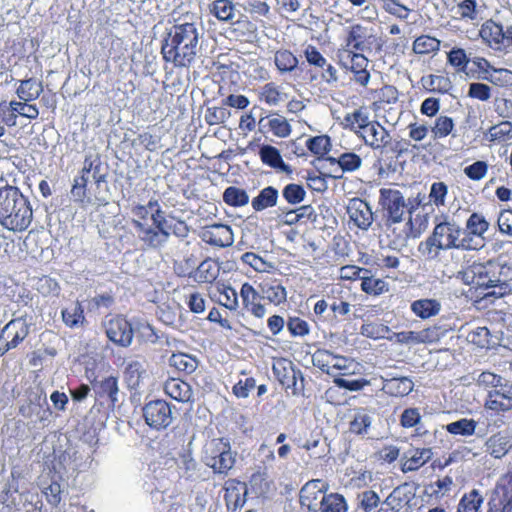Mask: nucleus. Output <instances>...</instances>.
I'll use <instances>...</instances> for the list:
<instances>
[{
    "mask_svg": "<svg viewBox=\"0 0 512 512\" xmlns=\"http://www.w3.org/2000/svg\"><path fill=\"white\" fill-rule=\"evenodd\" d=\"M172 17L173 23L161 42L162 59L173 68L188 69L196 62L200 51L202 18L197 11L183 5L173 11Z\"/></svg>",
    "mask_w": 512,
    "mask_h": 512,
    "instance_id": "obj_1",
    "label": "nucleus"
},
{
    "mask_svg": "<svg viewBox=\"0 0 512 512\" xmlns=\"http://www.w3.org/2000/svg\"><path fill=\"white\" fill-rule=\"evenodd\" d=\"M131 212L134 216L132 226L147 249H160L167 243L170 233L165 211L158 200L151 199L145 205L137 204L132 207Z\"/></svg>",
    "mask_w": 512,
    "mask_h": 512,
    "instance_id": "obj_2",
    "label": "nucleus"
},
{
    "mask_svg": "<svg viewBox=\"0 0 512 512\" xmlns=\"http://www.w3.org/2000/svg\"><path fill=\"white\" fill-rule=\"evenodd\" d=\"M0 181V225L12 232L26 231L33 221V207L17 186Z\"/></svg>",
    "mask_w": 512,
    "mask_h": 512,
    "instance_id": "obj_3",
    "label": "nucleus"
},
{
    "mask_svg": "<svg viewBox=\"0 0 512 512\" xmlns=\"http://www.w3.org/2000/svg\"><path fill=\"white\" fill-rule=\"evenodd\" d=\"M502 267L496 260L474 262L465 272L467 282L482 290L480 300L493 301L507 295L509 285L502 278Z\"/></svg>",
    "mask_w": 512,
    "mask_h": 512,
    "instance_id": "obj_4",
    "label": "nucleus"
},
{
    "mask_svg": "<svg viewBox=\"0 0 512 512\" xmlns=\"http://www.w3.org/2000/svg\"><path fill=\"white\" fill-rule=\"evenodd\" d=\"M463 228L455 221L444 220L435 225L431 235L418 245V252L428 260L439 257L441 250H466L462 246Z\"/></svg>",
    "mask_w": 512,
    "mask_h": 512,
    "instance_id": "obj_5",
    "label": "nucleus"
},
{
    "mask_svg": "<svg viewBox=\"0 0 512 512\" xmlns=\"http://www.w3.org/2000/svg\"><path fill=\"white\" fill-rule=\"evenodd\" d=\"M101 161L100 157L96 155H87L84 158L83 167L79 174L74 178L70 193L75 202L84 204L88 199L87 186L89 182V174L93 172L94 182L99 185L106 179L105 174L100 173Z\"/></svg>",
    "mask_w": 512,
    "mask_h": 512,
    "instance_id": "obj_6",
    "label": "nucleus"
},
{
    "mask_svg": "<svg viewBox=\"0 0 512 512\" xmlns=\"http://www.w3.org/2000/svg\"><path fill=\"white\" fill-rule=\"evenodd\" d=\"M373 49L380 51L382 44L380 39L372 33L371 28L361 24H353L348 27L345 45L341 51L364 53L371 52Z\"/></svg>",
    "mask_w": 512,
    "mask_h": 512,
    "instance_id": "obj_7",
    "label": "nucleus"
},
{
    "mask_svg": "<svg viewBox=\"0 0 512 512\" xmlns=\"http://www.w3.org/2000/svg\"><path fill=\"white\" fill-rule=\"evenodd\" d=\"M490 223L485 216L478 212L470 214L466 220L465 229H463L462 246L466 247V251L480 250L484 247L486 238L485 233L488 232Z\"/></svg>",
    "mask_w": 512,
    "mask_h": 512,
    "instance_id": "obj_8",
    "label": "nucleus"
},
{
    "mask_svg": "<svg viewBox=\"0 0 512 512\" xmlns=\"http://www.w3.org/2000/svg\"><path fill=\"white\" fill-rule=\"evenodd\" d=\"M358 363L351 358L345 356H338L335 363L334 369L331 372V376L334 378L333 382L339 388H343L349 391H359L369 384V381L365 378L358 379H346L345 377L354 375Z\"/></svg>",
    "mask_w": 512,
    "mask_h": 512,
    "instance_id": "obj_9",
    "label": "nucleus"
},
{
    "mask_svg": "<svg viewBox=\"0 0 512 512\" xmlns=\"http://www.w3.org/2000/svg\"><path fill=\"white\" fill-rule=\"evenodd\" d=\"M379 205L387 224L400 223L403 220L406 203L403 194L392 188H381Z\"/></svg>",
    "mask_w": 512,
    "mask_h": 512,
    "instance_id": "obj_10",
    "label": "nucleus"
},
{
    "mask_svg": "<svg viewBox=\"0 0 512 512\" xmlns=\"http://www.w3.org/2000/svg\"><path fill=\"white\" fill-rule=\"evenodd\" d=\"M339 65L353 73L354 81L362 87H366L370 81V72L368 71L369 60L363 53L355 51H341L338 53Z\"/></svg>",
    "mask_w": 512,
    "mask_h": 512,
    "instance_id": "obj_11",
    "label": "nucleus"
},
{
    "mask_svg": "<svg viewBox=\"0 0 512 512\" xmlns=\"http://www.w3.org/2000/svg\"><path fill=\"white\" fill-rule=\"evenodd\" d=\"M142 411L146 424L153 429H165L172 422V410L165 400L149 401L144 405Z\"/></svg>",
    "mask_w": 512,
    "mask_h": 512,
    "instance_id": "obj_12",
    "label": "nucleus"
},
{
    "mask_svg": "<svg viewBox=\"0 0 512 512\" xmlns=\"http://www.w3.org/2000/svg\"><path fill=\"white\" fill-rule=\"evenodd\" d=\"M107 338L121 347H128L133 340L134 330L132 324L123 315H114L105 324Z\"/></svg>",
    "mask_w": 512,
    "mask_h": 512,
    "instance_id": "obj_13",
    "label": "nucleus"
},
{
    "mask_svg": "<svg viewBox=\"0 0 512 512\" xmlns=\"http://www.w3.org/2000/svg\"><path fill=\"white\" fill-rule=\"evenodd\" d=\"M199 237L206 244L217 248L230 247L234 243L232 227L227 224L206 225L200 230Z\"/></svg>",
    "mask_w": 512,
    "mask_h": 512,
    "instance_id": "obj_14",
    "label": "nucleus"
},
{
    "mask_svg": "<svg viewBox=\"0 0 512 512\" xmlns=\"http://www.w3.org/2000/svg\"><path fill=\"white\" fill-rule=\"evenodd\" d=\"M357 137L367 147L381 153L391 144L390 132L377 120H373Z\"/></svg>",
    "mask_w": 512,
    "mask_h": 512,
    "instance_id": "obj_15",
    "label": "nucleus"
},
{
    "mask_svg": "<svg viewBox=\"0 0 512 512\" xmlns=\"http://www.w3.org/2000/svg\"><path fill=\"white\" fill-rule=\"evenodd\" d=\"M242 308L255 318L262 319L267 313L266 305L263 303L262 293L251 283L244 282L239 291Z\"/></svg>",
    "mask_w": 512,
    "mask_h": 512,
    "instance_id": "obj_16",
    "label": "nucleus"
},
{
    "mask_svg": "<svg viewBox=\"0 0 512 512\" xmlns=\"http://www.w3.org/2000/svg\"><path fill=\"white\" fill-rule=\"evenodd\" d=\"M224 501L228 511L236 512L243 508L247 501V483L231 478L224 482Z\"/></svg>",
    "mask_w": 512,
    "mask_h": 512,
    "instance_id": "obj_17",
    "label": "nucleus"
},
{
    "mask_svg": "<svg viewBox=\"0 0 512 512\" xmlns=\"http://www.w3.org/2000/svg\"><path fill=\"white\" fill-rule=\"evenodd\" d=\"M328 484L321 479L308 481L300 490V503L309 511L316 512L326 496Z\"/></svg>",
    "mask_w": 512,
    "mask_h": 512,
    "instance_id": "obj_18",
    "label": "nucleus"
},
{
    "mask_svg": "<svg viewBox=\"0 0 512 512\" xmlns=\"http://www.w3.org/2000/svg\"><path fill=\"white\" fill-rule=\"evenodd\" d=\"M93 389L96 399L102 405H107L108 408H114L118 401V378L115 376H108L102 380L93 383Z\"/></svg>",
    "mask_w": 512,
    "mask_h": 512,
    "instance_id": "obj_19",
    "label": "nucleus"
},
{
    "mask_svg": "<svg viewBox=\"0 0 512 512\" xmlns=\"http://www.w3.org/2000/svg\"><path fill=\"white\" fill-rule=\"evenodd\" d=\"M347 213L350 221L359 229L367 230L373 222L371 207L362 199H351L347 207Z\"/></svg>",
    "mask_w": 512,
    "mask_h": 512,
    "instance_id": "obj_20",
    "label": "nucleus"
},
{
    "mask_svg": "<svg viewBox=\"0 0 512 512\" xmlns=\"http://www.w3.org/2000/svg\"><path fill=\"white\" fill-rule=\"evenodd\" d=\"M485 406L487 409L497 413L511 410L512 385L503 384L497 389L488 391Z\"/></svg>",
    "mask_w": 512,
    "mask_h": 512,
    "instance_id": "obj_21",
    "label": "nucleus"
},
{
    "mask_svg": "<svg viewBox=\"0 0 512 512\" xmlns=\"http://www.w3.org/2000/svg\"><path fill=\"white\" fill-rule=\"evenodd\" d=\"M258 289L262 293L263 301H267L268 304L278 307L287 301V290L276 278L260 282Z\"/></svg>",
    "mask_w": 512,
    "mask_h": 512,
    "instance_id": "obj_22",
    "label": "nucleus"
},
{
    "mask_svg": "<svg viewBox=\"0 0 512 512\" xmlns=\"http://www.w3.org/2000/svg\"><path fill=\"white\" fill-rule=\"evenodd\" d=\"M216 454H206L203 462L216 474H227L235 465L236 452L232 450H212Z\"/></svg>",
    "mask_w": 512,
    "mask_h": 512,
    "instance_id": "obj_23",
    "label": "nucleus"
},
{
    "mask_svg": "<svg viewBox=\"0 0 512 512\" xmlns=\"http://www.w3.org/2000/svg\"><path fill=\"white\" fill-rule=\"evenodd\" d=\"M130 146L135 150L157 152L163 147L162 135L155 130V126H148L147 130L139 132L130 141Z\"/></svg>",
    "mask_w": 512,
    "mask_h": 512,
    "instance_id": "obj_24",
    "label": "nucleus"
},
{
    "mask_svg": "<svg viewBox=\"0 0 512 512\" xmlns=\"http://www.w3.org/2000/svg\"><path fill=\"white\" fill-rule=\"evenodd\" d=\"M373 120L370 119V113L368 109L361 106L354 109L351 112L345 114L343 119V126L355 133L358 136L363 130H365Z\"/></svg>",
    "mask_w": 512,
    "mask_h": 512,
    "instance_id": "obj_25",
    "label": "nucleus"
},
{
    "mask_svg": "<svg viewBox=\"0 0 512 512\" xmlns=\"http://www.w3.org/2000/svg\"><path fill=\"white\" fill-rule=\"evenodd\" d=\"M420 83L426 91L433 93L447 94L452 89V82L445 72L424 75Z\"/></svg>",
    "mask_w": 512,
    "mask_h": 512,
    "instance_id": "obj_26",
    "label": "nucleus"
},
{
    "mask_svg": "<svg viewBox=\"0 0 512 512\" xmlns=\"http://www.w3.org/2000/svg\"><path fill=\"white\" fill-rule=\"evenodd\" d=\"M287 99L283 88L275 82H268L258 90V100L268 106H278Z\"/></svg>",
    "mask_w": 512,
    "mask_h": 512,
    "instance_id": "obj_27",
    "label": "nucleus"
},
{
    "mask_svg": "<svg viewBox=\"0 0 512 512\" xmlns=\"http://www.w3.org/2000/svg\"><path fill=\"white\" fill-rule=\"evenodd\" d=\"M432 457V450H408L404 453L401 470L404 473L416 471Z\"/></svg>",
    "mask_w": 512,
    "mask_h": 512,
    "instance_id": "obj_28",
    "label": "nucleus"
},
{
    "mask_svg": "<svg viewBox=\"0 0 512 512\" xmlns=\"http://www.w3.org/2000/svg\"><path fill=\"white\" fill-rule=\"evenodd\" d=\"M164 392L170 398L183 403L188 402L192 396L191 386L179 378H169L166 380Z\"/></svg>",
    "mask_w": 512,
    "mask_h": 512,
    "instance_id": "obj_29",
    "label": "nucleus"
},
{
    "mask_svg": "<svg viewBox=\"0 0 512 512\" xmlns=\"http://www.w3.org/2000/svg\"><path fill=\"white\" fill-rule=\"evenodd\" d=\"M512 138V123L510 121H501L491 126L485 133L484 139L490 145H502Z\"/></svg>",
    "mask_w": 512,
    "mask_h": 512,
    "instance_id": "obj_30",
    "label": "nucleus"
},
{
    "mask_svg": "<svg viewBox=\"0 0 512 512\" xmlns=\"http://www.w3.org/2000/svg\"><path fill=\"white\" fill-rule=\"evenodd\" d=\"M410 309L415 316L425 320L440 313L441 303L433 298H423L413 301Z\"/></svg>",
    "mask_w": 512,
    "mask_h": 512,
    "instance_id": "obj_31",
    "label": "nucleus"
},
{
    "mask_svg": "<svg viewBox=\"0 0 512 512\" xmlns=\"http://www.w3.org/2000/svg\"><path fill=\"white\" fill-rule=\"evenodd\" d=\"M219 273V263L208 257L196 267L194 280L198 283H213L219 276Z\"/></svg>",
    "mask_w": 512,
    "mask_h": 512,
    "instance_id": "obj_32",
    "label": "nucleus"
},
{
    "mask_svg": "<svg viewBox=\"0 0 512 512\" xmlns=\"http://www.w3.org/2000/svg\"><path fill=\"white\" fill-rule=\"evenodd\" d=\"M259 155L264 164L288 174L292 173L291 166L283 161L281 154L276 147L264 145L260 148Z\"/></svg>",
    "mask_w": 512,
    "mask_h": 512,
    "instance_id": "obj_33",
    "label": "nucleus"
},
{
    "mask_svg": "<svg viewBox=\"0 0 512 512\" xmlns=\"http://www.w3.org/2000/svg\"><path fill=\"white\" fill-rule=\"evenodd\" d=\"M43 92V83L33 77L20 80L16 94L20 100L35 101Z\"/></svg>",
    "mask_w": 512,
    "mask_h": 512,
    "instance_id": "obj_34",
    "label": "nucleus"
},
{
    "mask_svg": "<svg viewBox=\"0 0 512 512\" xmlns=\"http://www.w3.org/2000/svg\"><path fill=\"white\" fill-rule=\"evenodd\" d=\"M414 388V383L409 377H393L385 380L383 390L393 397H404Z\"/></svg>",
    "mask_w": 512,
    "mask_h": 512,
    "instance_id": "obj_35",
    "label": "nucleus"
},
{
    "mask_svg": "<svg viewBox=\"0 0 512 512\" xmlns=\"http://www.w3.org/2000/svg\"><path fill=\"white\" fill-rule=\"evenodd\" d=\"M208 11L220 22H231L235 17L236 7L232 0H213L208 5Z\"/></svg>",
    "mask_w": 512,
    "mask_h": 512,
    "instance_id": "obj_36",
    "label": "nucleus"
},
{
    "mask_svg": "<svg viewBox=\"0 0 512 512\" xmlns=\"http://www.w3.org/2000/svg\"><path fill=\"white\" fill-rule=\"evenodd\" d=\"M342 293L343 291L341 288L333 286L326 294L329 302V308L335 318L338 316L344 317L348 315L351 309L350 303L343 299Z\"/></svg>",
    "mask_w": 512,
    "mask_h": 512,
    "instance_id": "obj_37",
    "label": "nucleus"
},
{
    "mask_svg": "<svg viewBox=\"0 0 512 512\" xmlns=\"http://www.w3.org/2000/svg\"><path fill=\"white\" fill-rule=\"evenodd\" d=\"M169 365L184 375L192 374L198 367V360L195 356L187 353H173L169 358Z\"/></svg>",
    "mask_w": 512,
    "mask_h": 512,
    "instance_id": "obj_38",
    "label": "nucleus"
},
{
    "mask_svg": "<svg viewBox=\"0 0 512 512\" xmlns=\"http://www.w3.org/2000/svg\"><path fill=\"white\" fill-rule=\"evenodd\" d=\"M216 291L218 293V296L216 297L215 300L219 305L225 307L230 311H236L239 308V294L232 286L225 283H217Z\"/></svg>",
    "mask_w": 512,
    "mask_h": 512,
    "instance_id": "obj_39",
    "label": "nucleus"
},
{
    "mask_svg": "<svg viewBox=\"0 0 512 512\" xmlns=\"http://www.w3.org/2000/svg\"><path fill=\"white\" fill-rule=\"evenodd\" d=\"M479 33L481 38L490 46L503 44L506 37L503 26L493 20L483 23Z\"/></svg>",
    "mask_w": 512,
    "mask_h": 512,
    "instance_id": "obj_40",
    "label": "nucleus"
},
{
    "mask_svg": "<svg viewBox=\"0 0 512 512\" xmlns=\"http://www.w3.org/2000/svg\"><path fill=\"white\" fill-rule=\"evenodd\" d=\"M326 160L331 164H337L343 173L357 171L362 165V158L355 152H344L338 157L329 156Z\"/></svg>",
    "mask_w": 512,
    "mask_h": 512,
    "instance_id": "obj_41",
    "label": "nucleus"
},
{
    "mask_svg": "<svg viewBox=\"0 0 512 512\" xmlns=\"http://www.w3.org/2000/svg\"><path fill=\"white\" fill-rule=\"evenodd\" d=\"M360 289L369 296L378 297L389 291V283L371 273L365 274L361 277Z\"/></svg>",
    "mask_w": 512,
    "mask_h": 512,
    "instance_id": "obj_42",
    "label": "nucleus"
},
{
    "mask_svg": "<svg viewBox=\"0 0 512 512\" xmlns=\"http://www.w3.org/2000/svg\"><path fill=\"white\" fill-rule=\"evenodd\" d=\"M279 193L273 186H267L260 190L259 194L251 201L253 210L259 212L277 205Z\"/></svg>",
    "mask_w": 512,
    "mask_h": 512,
    "instance_id": "obj_43",
    "label": "nucleus"
},
{
    "mask_svg": "<svg viewBox=\"0 0 512 512\" xmlns=\"http://www.w3.org/2000/svg\"><path fill=\"white\" fill-rule=\"evenodd\" d=\"M441 41L430 35H420L415 38L412 50L418 55L436 54L440 50Z\"/></svg>",
    "mask_w": 512,
    "mask_h": 512,
    "instance_id": "obj_44",
    "label": "nucleus"
},
{
    "mask_svg": "<svg viewBox=\"0 0 512 512\" xmlns=\"http://www.w3.org/2000/svg\"><path fill=\"white\" fill-rule=\"evenodd\" d=\"M274 63L280 74L291 73L298 66V58L288 49H279L274 54Z\"/></svg>",
    "mask_w": 512,
    "mask_h": 512,
    "instance_id": "obj_45",
    "label": "nucleus"
},
{
    "mask_svg": "<svg viewBox=\"0 0 512 512\" xmlns=\"http://www.w3.org/2000/svg\"><path fill=\"white\" fill-rule=\"evenodd\" d=\"M348 504L345 497L336 492L326 494L316 512H347Z\"/></svg>",
    "mask_w": 512,
    "mask_h": 512,
    "instance_id": "obj_46",
    "label": "nucleus"
},
{
    "mask_svg": "<svg viewBox=\"0 0 512 512\" xmlns=\"http://www.w3.org/2000/svg\"><path fill=\"white\" fill-rule=\"evenodd\" d=\"M272 481L268 479L265 472H254L250 477L248 484L252 494L256 497H266L271 490Z\"/></svg>",
    "mask_w": 512,
    "mask_h": 512,
    "instance_id": "obj_47",
    "label": "nucleus"
},
{
    "mask_svg": "<svg viewBox=\"0 0 512 512\" xmlns=\"http://www.w3.org/2000/svg\"><path fill=\"white\" fill-rule=\"evenodd\" d=\"M339 355L333 354L326 349H317L312 354V364L314 367L320 369L322 372L331 375L333 367Z\"/></svg>",
    "mask_w": 512,
    "mask_h": 512,
    "instance_id": "obj_48",
    "label": "nucleus"
},
{
    "mask_svg": "<svg viewBox=\"0 0 512 512\" xmlns=\"http://www.w3.org/2000/svg\"><path fill=\"white\" fill-rule=\"evenodd\" d=\"M484 502V497L477 489H472L470 492L465 493L458 504L457 512H479L480 507Z\"/></svg>",
    "mask_w": 512,
    "mask_h": 512,
    "instance_id": "obj_49",
    "label": "nucleus"
},
{
    "mask_svg": "<svg viewBox=\"0 0 512 512\" xmlns=\"http://www.w3.org/2000/svg\"><path fill=\"white\" fill-rule=\"evenodd\" d=\"M61 314L64 324L70 328L77 327L85 321L84 309L79 301L63 309Z\"/></svg>",
    "mask_w": 512,
    "mask_h": 512,
    "instance_id": "obj_50",
    "label": "nucleus"
},
{
    "mask_svg": "<svg viewBox=\"0 0 512 512\" xmlns=\"http://www.w3.org/2000/svg\"><path fill=\"white\" fill-rule=\"evenodd\" d=\"M222 197L224 203L231 207H242L249 203V195L246 190L236 186L227 187Z\"/></svg>",
    "mask_w": 512,
    "mask_h": 512,
    "instance_id": "obj_51",
    "label": "nucleus"
},
{
    "mask_svg": "<svg viewBox=\"0 0 512 512\" xmlns=\"http://www.w3.org/2000/svg\"><path fill=\"white\" fill-rule=\"evenodd\" d=\"M306 147L318 158H323L331 150V138L328 135L311 137L306 141Z\"/></svg>",
    "mask_w": 512,
    "mask_h": 512,
    "instance_id": "obj_52",
    "label": "nucleus"
},
{
    "mask_svg": "<svg viewBox=\"0 0 512 512\" xmlns=\"http://www.w3.org/2000/svg\"><path fill=\"white\" fill-rule=\"evenodd\" d=\"M470 59L463 48H452L447 53V62L459 73H466Z\"/></svg>",
    "mask_w": 512,
    "mask_h": 512,
    "instance_id": "obj_53",
    "label": "nucleus"
},
{
    "mask_svg": "<svg viewBox=\"0 0 512 512\" xmlns=\"http://www.w3.org/2000/svg\"><path fill=\"white\" fill-rule=\"evenodd\" d=\"M470 64L472 66L467 69L465 73L466 76L476 79H488L492 67L487 59L483 57H475L470 61Z\"/></svg>",
    "mask_w": 512,
    "mask_h": 512,
    "instance_id": "obj_54",
    "label": "nucleus"
},
{
    "mask_svg": "<svg viewBox=\"0 0 512 512\" xmlns=\"http://www.w3.org/2000/svg\"><path fill=\"white\" fill-rule=\"evenodd\" d=\"M145 372V368L141 362H129L124 370V379L127 385L131 388H137Z\"/></svg>",
    "mask_w": 512,
    "mask_h": 512,
    "instance_id": "obj_55",
    "label": "nucleus"
},
{
    "mask_svg": "<svg viewBox=\"0 0 512 512\" xmlns=\"http://www.w3.org/2000/svg\"><path fill=\"white\" fill-rule=\"evenodd\" d=\"M467 339L471 344L481 349H489L492 345L490 330L485 326L471 330Z\"/></svg>",
    "mask_w": 512,
    "mask_h": 512,
    "instance_id": "obj_56",
    "label": "nucleus"
},
{
    "mask_svg": "<svg viewBox=\"0 0 512 512\" xmlns=\"http://www.w3.org/2000/svg\"><path fill=\"white\" fill-rule=\"evenodd\" d=\"M244 10L254 19L269 18L271 16V7L265 0L247 1Z\"/></svg>",
    "mask_w": 512,
    "mask_h": 512,
    "instance_id": "obj_57",
    "label": "nucleus"
},
{
    "mask_svg": "<svg viewBox=\"0 0 512 512\" xmlns=\"http://www.w3.org/2000/svg\"><path fill=\"white\" fill-rule=\"evenodd\" d=\"M375 93L377 99L374 101V104L377 105L378 108L384 105L394 104L399 99L398 89L393 85H384L377 89Z\"/></svg>",
    "mask_w": 512,
    "mask_h": 512,
    "instance_id": "obj_58",
    "label": "nucleus"
},
{
    "mask_svg": "<svg viewBox=\"0 0 512 512\" xmlns=\"http://www.w3.org/2000/svg\"><path fill=\"white\" fill-rule=\"evenodd\" d=\"M454 121L449 116L441 115L436 118L431 132L434 139H443L449 136L454 129Z\"/></svg>",
    "mask_w": 512,
    "mask_h": 512,
    "instance_id": "obj_59",
    "label": "nucleus"
},
{
    "mask_svg": "<svg viewBox=\"0 0 512 512\" xmlns=\"http://www.w3.org/2000/svg\"><path fill=\"white\" fill-rule=\"evenodd\" d=\"M493 494L512 504V467L500 477Z\"/></svg>",
    "mask_w": 512,
    "mask_h": 512,
    "instance_id": "obj_60",
    "label": "nucleus"
},
{
    "mask_svg": "<svg viewBox=\"0 0 512 512\" xmlns=\"http://www.w3.org/2000/svg\"><path fill=\"white\" fill-rule=\"evenodd\" d=\"M286 326L292 337H305L310 333L309 323L298 316H289Z\"/></svg>",
    "mask_w": 512,
    "mask_h": 512,
    "instance_id": "obj_61",
    "label": "nucleus"
},
{
    "mask_svg": "<svg viewBox=\"0 0 512 512\" xmlns=\"http://www.w3.org/2000/svg\"><path fill=\"white\" fill-rule=\"evenodd\" d=\"M282 196L287 203L296 205L304 200L306 191L302 185L290 183L283 188Z\"/></svg>",
    "mask_w": 512,
    "mask_h": 512,
    "instance_id": "obj_62",
    "label": "nucleus"
},
{
    "mask_svg": "<svg viewBox=\"0 0 512 512\" xmlns=\"http://www.w3.org/2000/svg\"><path fill=\"white\" fill-rule=\"evenodd\" d=\"M476 421L473 419H460L447 425V431L455 435L469 436L475 432Z\"/></svg>",
    "mask_w": 512,
    "mask_h": 512,
    "instance_id": "obj_63",
    "label": "nucleus"
},
{
    "mask_svg": "<svg viewBox=\"0 0 512 512\" xmlns=\"http://www.w3.org/2000/svg\"><path fill=\"white\" fill-rule=\"evenodd\" d=\"M268 127L272 134L279 138L288 137L292 131L291 125L283 116L269 119Z\"/></svg>",
    "mask_w": 512,
    "mask_h": 512,
    "instance_id": "obj_64",
    "label": "nucleus"
}]
</instances>
